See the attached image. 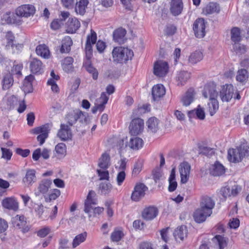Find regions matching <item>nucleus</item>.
<instances>
[{"mask_svg":"<svg viewBox=\"0 0 249 249\" xmlns=\"http://www.w3.org/2000/svg\"><path fill=\"white\" fill-rule=\"evenodd\" d=\"M214 206L215 201L212 197L208 196H201L199 208L194 213L193 216L195 221L198 223L205 221L207 218L212 214L213 209Z\"/></svg>","mask_w":249,"mask_h":249,"instance_id":"obj_1","label":"nucleus"},{"mask_svg":"<svg viewBox=\"0 0 249 249\" xmlns=\"http://www.w3.org/2000/svg\"><path fill=\"white\" fill-rule=\"evenodd\" d=\"M133 55V51L128 48L118 47L114 48L112 51L113 60L117 63H126L131 60Z\"/></svg>","mask_w":249,"mask_h":249,"instance_id":"obj_2","label":"nucleus"},{"mask_svg":"<svg viewBox=\"0 0 249 249\" xmlns=\"http://www.w3.org/2000/svg\"><path fill=\"white\" fill-rule=\"evenodd\" d=\"M52 126V124H46L40 127H37L33 130V133L36 134H40L37 137V140L39 142L40 145L43 144L45 140L48 137V133Z\"/></svg>","mask_w":249,"mask_h":249,"instance_id":"obj_3","label":"nucleus"},{"mask_svg":"<svg viewBox=\"0 0 249 249\" xmlns=\"http://www.w3.org/2000/svg\"><path fill=\"white\" fill-rule=\"evenodd\" d=\"M148 190L146 186L142 183H137L131 196V199L135 202H138L142 199L145 195V192Z\"/></svg>","mask_w":249,"mask_h":249,"instance_id":"obj_4","label":"nucleus"},{"mask_svg":"<svg viewBox=\"0 0 249 249\" xmlns=\"http://www.w3.org/2000/svg\"><path fill=\"white\" fill-rule=\"evenodd\" d=\"M206 23L203 18H198L194 22L193 29L195 35L197 38H201L205 36Z\"/></svg>","mask_w":249,"mask_h":249,"instance_id":"obj_5","label":"nucleus"},{"mask_svg":"<svg viewBox=\"0 0 249 249\" xmlns=\"http://www.w3.org/2000/svg\"><path fill=\"white\" fill-rule=\"evenodd\" d=\"M97 204V198L96 193L93 190L89 191L84 204V212L89 214V217L92 215L90 213L92 209V205H95Z\"/></svg>","mask_w":249,"mask_h":249,"instance_id":"obj_6","label":"nucleus"},{"mask_svg":"<svg viewBox=\"0 0 249 249\" xmlns=\"http://www.w3.org/2000/svg\"><path fill=\"white\" fill-rule=\"evenodd\" d=\"M144 128V121L140 118L133 119L129 125V129L132 135L136 136L141 133Z\"/></svg>","mask_w":249,"mask_h":249,"instance_id":"obj_7","label":"nucleus"},{"mask_svg":"<svg viewBox=\"0 0 249 249\" xmlns=\"http://www.w3.org/2000/svg\"><path fill=\"white\" fill-rule=\"evenodd\" d=\"M96 40L97 35L96 32L93 30H91L90 34L87 36L85 45V52L87 59H90L92 53L91 44H95L96 42Z\"/></svg>","mask_w":249,"mask_h":249,"instance_id":"obj_8","label":"nucleus"},{"mask_svg":"<svg viewBox=\"0 0 249 249\" xmlns=\"http://www.w3.org/2000/svg\"><path fill=\"white\" fill-rule=\"evenodd\" d=\"M235 91L233 86L231 84L224 85L220 91V97L223 102H229L233 97Z\"/></svg>","mask_w":249,"mask_h":249,"instance_id":"obj_9","label":"nucleus"},{"mask_svg":"<svg viewBox=\"0 0 249 249\" xmlns=\"http://www.w3.org/2000/svg\"><path fill=\"white\" fill-rule=\"evenodd\" d=\"M168 63L162 60L157 61L154 64V73L159 77L164 76L168 72Z\"/></svg>","mask_w":249,"mask_h":249,"instance_id":"obj_10","label":"nucleus"},{"mask_svg":"<svg viewBox=\"0 0 249 249\" xmlns=\"http://www.w3.org/2000/svg\"><path fill=\"white\" fill-rule=\"evenodd\" d=\"M35 11V8L33 5L25 4L18 7L16 10V13L21 17L28 18L33 16Z\"/></svg>","mask_w":249,"mask_h":249,"instance_id":"obj_11","label":"nucleus"},{"mask_svg":"<svg viewBox=\"0 0 249 249\" xmlns=\"http://www.w3.org/2000/svg\"><path fill=\"white\" fill-rule=\"evenodd\" d=\"M203 95L205 98H209V100L216 98L218 92L216 90V86L213 83H210L204 87L202 92Z\"/></svg>","mask_w":249,"mask_h":249,"instance_id":"obj_12","label":"nucleus"},{"mask_svg":"<svg viewBox=\"0 0 249 249\" xmlns=\"http://www.w3.org/2000/svg\"><path fill=\"white\" fill-rule=\"evenodd\" d=\"M179 167L180 181L182 183H186L189 179L191 166L187 162L183 161L180 164Z\"/></svg>","mask_w":249,"mask_h":249,"instance_id":"obj_13","label":"nucleus"},{"mask_svg":"<svg viewBox=\"0 0 249 249\" xmlns=\"http://www.w3.org/2000/svg\"><path fill=\"white\" fill-rule=\"evenodd\" d=\"M159 210L154 206H150L144 208L142 212V217L145 220H152L158 215Z\"/></svg>","mask_w":249,"mask_h":249,"instance_id":"obj_14","label":"nucleus"},{"mask_svg":"<svg viewBox=\"0 0 249 249\" xmlns=\"http://www.w3.org/2000/svg\"><path fill=\"white\" fill-rule=\"evenodd\" d=\"M183 4L182 0H171L170 11L174 16L180 15L183 10Z\"/></svg>","mask_w":249,"mask_h":249,"instance_id":"obj_15","label":"nucleus"},{"mask_svg":"<svg viewBox=\"0 0 249 249\" xmlns=\"http://www.w3.org/2000/svg\"><path fill=\"white\" fill-rule=\"evenodd\" d=\"M243 157L238 147L236 148H231L228 152V159L230 162L236 163L241 161Z\"/></svg>","mask_w":249,"mask_h":249,"instance_id":"obj_16","label":"nucleus"},{"mask_svg":"<svg viewBox=\"0 0 249 249\" xmlns=\"http://www.w3.org/2000/svg\"><path fill=\"white\" fill-rule=\"evenodd\" d=\"M2 206L8 210L16 211L18 209V203L17 200L13 197H6L2 201Z\"/></svg>","mask_w":249,"mask_h":249,"instance_id":"obj_17","label":"nucleus"},{"mask_svg":"<svg viewBox=\"0 0 249 249\" xmlns=\"http://www.w3.org/2000/svg\"><path fill=\"white\" fill-rule=\"evenodd\" d=\"M57 136L62 141H65L71 139V132L69 126L61 124L60 129L58 132Z\"/></svg>","mask_w":249,"mask_h":249,"instance_id":"obj_18","label":"nucleus"},{"mask_svg":"<svg viewBox=\"0 0 249 249\" xmlns=\"http://www.w3.org/2000/svg\"><path fill=\"white\" fill-rule=\"evenodd\" d=\"M30 69L34 74H40L43 71V64L40 60L34 58L30 61Z\"/></svg>","mask_w":249,"mask_h":249,"instance_id":"obj_19","label":"nucleus"},{"mask_svg":"<svg viewBox=\"0 0 249 249\" xmlns=\"http://www.w3.org/2000/svg\"><path fill=\"white\" fill-rule=\"evenodd\" d=\"M165 94V89L161 84H157L153 86L152 95L154 101H159Z\"/></svg>","mask_w":249,"mask_h":249,"instance_id":"obj_20","label":"nucleus"},{"mask_svg":"<svg viewBox=\"0 0 249 249\" xmlns=\"http://www.w3.org/2000/svg\"><path fill=\"white\" fill-rule=\"evenodd\" d=\"M67 32L69 33H74L80 27V23L75 18H70L66 24Z\"/></svg>","mask_w":249,"mask_h":249,"instance_id":"obj_21","label":"nucleus"},{"mask_svg":"<svg viewBox=\"0 0 249 249\" xmlns=\"http://www.w3.org/2000/svg\"><path fill=\"white\" fill-rule=\"evenodd\" d=\"M195 92L194 89H189L182 96L181 102L184 106H189L194 100Z\"/></svg>","mask_w":249,"mask_h":249,"instance_id":"obj_22","label":"nucleus"},{"mask_svg":"<svg viewBox=\"0 0 249 249\" xmlns=\"http://www.w3.org/2000/svg\"><path fill=\"white\" fill-rule=\"evenodd\" d=\"M23 67L22 63L14 61L8 73L11 74L13 77L15 76L16 77L19 78L22 76L21 71Z\"/></svg>","mask_w":249,"mask_h":249,"instance_id":"obj_23","label":"nucleus"},{"mask_svg":"<svg viewBox=\"0 0 249 249\" xmlns=\"http://www.w3.org/2000/svg\"><path fill=\"white\" fill-rule=\"evenodd\" d=\"M191 77V73L185 71H181L178 72L176 80L178 85L183 86L186 84Z\"/></svg>","mask_w":249,"mask_h":249,"instance_id":"obj_24","label":"nucleus"},{"mask_svg":"<svg viewBox=\"0 0 249 249\" xmlns=\"http://www.w3.org/2000/svg\"><path fill=\"white\" fill-rule=\"evenodd\" d=\"M126 35V31L123 28H119L114 31L113 32V39L120 44L124 43L126 40L125 37Z\"/></svg>","mask_w":249,"mask_h":249,"instance_id":"obj_25","label":"nucleus"},{"mask_svg":"<svg viewBox=\"0 0 249 249\" xmlns=\"http://www.w3.org/2000/svg\"><path fill=\"white\" fill-rule=\"evenodd\" d=\"M83 66L86 71L91 74L92 78L94 80H96L98 76V72L96 68H95L91 64V61L89 59H86L83 63Z\"/></svg>","mask_w":249,"mask_h":249,"instance_id":"obj_26","label":"nucleus"},{"mask_svg":"<svg viewBox=\"0 0 249 249\" xmlns=\"http://www.w3.org/2000/svg\"><path fill=\"white\" fill-rule=\"evenodd\" d=\"M225 168L219 162L216 161L212 165L210 173L214 176H219L225 173Z\"/></svg>","mask_w":249,"mask_h":249,"instance_id":"obj_27","label":"nucleus"},{"mask_svg":"<svg viewBox=\"0 0 249 249\" xmlns=\"http://www.w3.org/2000/svg\"><path fill=\"white\" fill-rule=\"evenodd\" d=\"M174 236L176 240L182 241L187 235V229L186 226L182 225L178 227L174 231Z\"/></svg>","mask_w":249,"mask_h":249,"instance_id":"obj_28","label":"nucleus"},{"mask_svg":"<svg viewBox=\"0 0 249 249\" xmlns=\"http://www.w3.org/2000/svg\"><path fill=\"white\" fill-rule=\"evenodd\" d=\"M148 131L156 133L159 129V120L156 117L150 118L146 122Z\"/></svg>","mask_w":249,"mask_h":249,"instance_id":"obj_29","label":"nucleus"},{"mask_svg":"<svg viewBox=\"0 0 249 249\" xmlns=\"http://www.w3.org/2000/svg\"><path fill=\"white\" fill-rule=\"evenodd\" d=\"M143 141L138 137H134L130 139L126 146H128L130 149L137 150L142 147Z\"/></svg>","mask_w":249,"mask_h":249,"instance_id":"obj_30","label":"nucleus"},{"mask_svg":"<svg viewBox=\"0 0 249 249\" xmlns=\"http://www.w3.org/2000/svg\"><path fill=\"white\" fill-rule=\"evenodd\" d=\"M72 41L69 36H65L62 40V44L60 49L61 53H68L71 51V47L72 45Z\"/></svg>","mask_w":249,"mask_h":249,"instance_id":"obj_31","label":"nucleus"},{"mask_svg":"<svg viewBox=\"0 0 249 249\" xmlns=\"http://www.w3.org/2000/svg\"><path fill=\"white\" fill-rule=\"evenodd\" d=\"M112 187V184L109 182H101L99 185L98 193L101 195H107L111 192Z\"/></svg>","mask_w":249,"mask_h":249,"instance_id":"obj_32","label":"nucleus"},{"mask_svg":"<svg viewBox=\"0 0 249 249\" xmlns=\"http://www.w3.org/2000/svg\"><path fill=\"white\" fill-rule=\"evenodd\" d=\"M73 58L71 57H67L63 60L62 67L65 72L69 73L73 71Z\"/></svg>","mask_w":249,"mask_h":249,"instance_id":"obj_33","label":"nucleus"},{"mask_svg":"<svg viewBox=\"0 0 249 249\" xmlns=\"http://www.w3.org/2000/svg\"><path fill=\"white\" fill-rule=\"evenodd\" d=\"M89 3L88 0H80L77 2L75 7L76 13L80 15H84L86 13V10Z\"/></svg>","mask_w":249,"mask_h":249,"instance_id":"obj_34","label":"nucleus"},{"mask_svg":"<svg viewBox=\"0 0 249 249\" xmlns=\"http://www.w3.org/2000/svg\"><path fill=\"white\" fill-rule=\"evenodd\" d=\"M203 53L200 51H196L192 53L189 57L188 61L191 64H196L203 58Z\"/></svg>","mask_w":249,"mask_h":249,"instance_id":"obj_35","label":"nucleus"},{"mask_svg":"<svg viewBox=\"0 0 249 249\" xmlns=\"http://www.w3.org/2000/svg\"><path fill=\"white\" fill-rule=\"evenodd\" d=\"M14 83L13 77L11 74L7 73H5L3 77L2 80V89L7 90L10 89Z\"/></svg>","mask_w":249,"mask_h":249,"instance_id":"obj_36","label":"nucleus"},{"mask_svg":"<svg viewBox=\"0 0 249 249\" xmlns=\"http://www.w3.org/2000/svg\"><path fill=\"white\" fill-rule=\"evenodd\" d=\"M36 180V171L33 169L28 170L25 177L23 178V181L26 184L30 185Z\"/></svg>","mask_w":249,"mask_h":249,"instance_id":"obj_37","label":"nucleus"},{"mask_svg":"<svg viewBox=\"0 0 249 249\" xmlns=\"http://www.w3.org/2000/svg\"><path fill=\"white\" fill-rule=\"evenodd\" d=\"M219 11L218 4L214 2H210L203 10V13L205 15L217 13Z\"/></svg>","mask_w":249,"mask_h":249,"instance_id":"obj_38","label":"nucleus"},{"mask_svg":"<svg viewBox=\"0 0 249 249\" xmlns=\"http://www.w3.org/2000/svg\"><path fill=\"white\" fill-rule=\"evenodd\" d=\"M52 180L49 179H43L39 183L38 190L40 193L44 194H46L51 187L52 185Z\"/></svg>","mask_w":249,"mask_h":249,"instance_id":"obj_39","label":"nucleus"},{"mask_svg":"<svg viewBox=\"0 0 249 249\" xmlns=\"http://www.w3.org/2000/svg\"><path fill=\"white\" fill-rule=\"evenodd\" d=\"M110 157L109 154L103 153L99 159L98 166L103 169H107L109 166Z\"/></svg>","mask_w":249,"mask_h":249,"instance_id":"obj_40","label":"nucleus"},{"mask_svg":"<svg viewBox=\"0 0 249 249\" xmlns=\"http://www.w3.org/2000/svg\"><path fill=\"white\" fill-rule=\"evenodd\" d=\"M209 111L211 116H213L217 111L219 107L218 102L216 98H213L210 100L208 103Z\"/></svg>","mask_w":249,"mask_h":249,"instance_id":"obj_41","label":"nucleus"},{"mask_svg":"<svg viewBox=\"0 0 249 249\" xmlns=\"http://www.w3.org/2000/svg\"><path fill=\"white\" fill-rule=\"evenodd\" d=\"M87 236V233L86 232H84L76 235L72 241V248H75L80 244L84 242L86 240Z\"/></svg>","mask_w":249,"mask_h":249,"instance_id":"obj_42","label":"nucleus"},{"mask_svg":"<svg viewBox=\"0 0 249 249\" xmlns=\"http://www.w3.org/2000/svg\"><path fill=\"white\" fill-rule=\"evenodd\" d=\"M13 222L14 227L19 229L23 228L26 224L25 217L19 215H17L14 218Z\"/></svg>","mask_w":249,"mask_h":249,"instance_id":"obj_43","label":"nucleus"},{"mask_svg":"<svg viewBox=\"0 0 249 249\" xmlns=\"http://www.w3.org/2000/svg\"><path fill=\"white\" fill-rule=\"evenodd\" d=\"M36 53L37 55L44 58H48L50 53L49 50L45 45H39L36 48Z\"/></svg>","mask_w":249,"mask_h":249,"instance_id":"obj_44","label":"nucleus"},{"mask_svg":"<svg viewBox=\"0 0 249 249\" xmlns=\"http://www.w3.org/2000/svg\"><path fill=\"white\" fill-rule=\"evenodd\" d=\"M231 40L234 43L239 42L241 39L240 30L237 27H233L231 30Z\"/></svg>","mask_w":249,"mask_h":249,"instance_id":"obj_45","label":"nucleus"},{"mask_svg":"<svg viewBox=\"0 0 249 249\" xmlns=\"http://www.w3.org/2000/svg\"><path fill=\"white\" fill-rule=\"evenodd\" d=\"M216 240L219 246V249H224L227 247L228 244V239L220 235H216L214 238Z\"/></svg>","mask_w":249,"mask_h":249,"instance_id":"obj_46","label":"nucleus"},{"mask_svg":"<svg viewBox=\"0 0 249 249\" xmlns=\"http://www.w3.org/2000/svg\"><path fill=\"white\" fill-rule=\"evenodd\" d=\"M236 78L238 81L240 82H243L247 80L248 78L247 71L244 69L238 70Z\"/></svg>","mask_w":249,"mask_h":249,"instance_id":"obj_47","label":"nucleus"},{"mask_svg":"<svg viewBox=\"0 0 249 249\" xmlns=\"http://www.w3.org/2000/svg\"><path fill=\"white\" fill-rule=\"evenodd\" d=\"M12 15L10 12L4 14L1 17L0 23L2 25L12 24Z\"/></svg>","mask_w":249,"mask_h":249,"instance_id":"obj_48","label":"nucleus"},{"mask_svg":"<svg viewBox=\"0 0 249 249\" xmlns=\"http://www.w3.org/2000/svg\"><path fill=\"white\" fill-rule=\"evenodd\" d=\"M61 194L60 191L57 189H53L50 193L48 197L45 198V201L47 202H51L52 200H55Z\"/></svg>","mask_w":249,"mask_h":249,"instance_id":"obj_49","label":"nucleus"},{"mask_svg":"<svg viewBox=\"0 0 249 249\" xmlns=\"http://www.w3.org/2000/svg\"><path fill=\"white\" fill-rule=\"evenodd\" d=\"M77 110H74L72 112H71L68 115V123L70 125H72L77 121Z\"/></svg>","mask_w":249,"mask_h":249,"instance_id":"obj_50","label":"nucleus"},{"mask_svg":"<svg viewBox=\"0 0 249 249\" xmlns=\"http://www.w3.org/2000/svg\"><path fill=\"white\" fill-rule=\"evenodd\" d=\"M238 148L243 158L249 156V145L247 142L241 144Z\"/></svg>","mask_w":249,"mask_h":249,"instance_id":"obj_51","label":"nucleus"},{"mask_svg":"<svg viewBox=\"0 0 249 249\" xmlns=\"http://www.w3.org/2000/svg\"><path fill=\"white\" fill-rule=\"evenodd\" d=\"M233 49L236 53L242 54L246 52V46L239 43V42L234 43L233 45Z\"/></svg>","mask_w":249,"mask_h":249,"instance_id":"obj_52","label":"nucleus"},{"mask_svg":"<svg viewBox=\"0 0 249 249\" xmlns=\"http://www.w3.org/2000/svg\"><path fill=\"white\" fill-rule=\"evenodd\" d=\"M97 174L99 177V179L100 180H108L109 178V172L107 170L101 169L97 170Z\"/></svg>","mask_w":249,"mask_h":249,"instance_id":"obj_53","label":"nucleus"},{"mask_svg":"<svg viewBox=\"0 0 249 249\" xmlns=\"http://www.w3.org/2000/svg\"><path fill=\"white\" fill-rule=\"evenodd\" d=\"M124 236L123 232L121 231H113L111 235V239L113 241L118 242Z\"/></svg>","mask_w":249,"mask_h":249,"instance_id":"obj_54","label":"nucleus"},{"mask_svg":"<svg viewBox=\"0 0 249 249\" xmlns=\"http://www.w3.org/2000/svg\"><path fill=\"white\" fill-rule=\"evenodd\" d=\"M56 153L61 155H65L66 153V146L63 143H59L55 147Z\"/></svg>","mask_w":249,"mask_h":249,"instance_id":"obj_55","label":"nucleus"},{"mask_svg":"<svg viewBox=\"0 0 249 249\" xmlns=\"http://www.w3.org/2000/svg\"><path fill=\"white\" fill-rule=\"evenodd\" d=\"M142 161L141 160H138L135 163L132 171V174L134 175H137L141 171L142 167Z\"/></svg>","mask_w":249,"mask_h":249,"instance_id":"obj_56","label":"nucleus"},{"mask_svg":"<svg viewBox=\"0 0 249 249\" xmlns=\"http://www.w3.org/2000/svg\"><path fill=\"white\" fill-rule=\"evenodd\" d=\"M51 229L48 227H43L38 230L37 232V235L41 238H44L49 234Z\"/></svg>","mask_w":249,"mask_h":249,"instance_id":"obj_57","label":"nucleus"},{"mask_svg":"<svg viewBox=\"0 0 249 249\" xmlns=\"http://www.w3.org/2000/svg\"><path fill=\"white\" fill-rule=\"evenodd\" d=\"M126 177L125 173L124 171H120L117 175L116 181L117 184L121 186L124 181Z\"/></svg>","mask_w":249,"mask_h":249,"instance_id":"obj_58","label":"nucleus"},{"mask_svg":"<svg viewBox=\"0 0 249 249\" xmlns=\"http://www.w3.org/2000/svg\"><path fill=\"white\" fill-rule=\"evenodd\" d=\"M220 194L225 198L231 196V187L227 186L222 187L220 190Z\"/></svg>","mask_w":249,"mask_h":249,"instance_id":"obj_59","label":"nucleus"},{"mask_svg":"<svg viewBox=\"0 0 249 249\" xmlns=\"http://www.w3.org/2000/svg\"><path fill=\"white\" fill-rule=\"evenodd\" d=\"M77 112L78 114L77 121H79L81 124L86 123L87 121V114L79 110H77Z\"/></svg>","mask_w":249,"mask_h":249,"instance_id":"obj_60","label":"nucleus"},{"mask_svg":"<svg viewBox=\"0 0 249 249\" xmlns=\"http://www.w3.org/2000/svg\"><path fill=\"white\" fill-rule=\"evenodd\" d=\"M1 150L2 151V158L7 160L11 159L12 152L9 149L2 147L1 148Z\"/></svg>","mask_w":249,"mask_h":249,"instance_id":"obj_61","label":"nucleus"},{"mask_svg":"<svg viewBox=\"0 0 249 249\" xmlns=\"http://www.w3.org/2000/svg\"><path fill=\"white\" fill-rule=\"evenodd\" d=\"M35 79V77L32 75L27 76L24 80V85L30 88L32 87V82Z\"/></svg>","mask_w":249,"mask_h":249,"instance_id":"obj_62","label":"nucleus"},{"mask_svg":"<svg viewBox=\"0 0 249 249\" xmlns=\"http://www.w3.org/2000/svg\"><path fill=\"white\" fill-rule=\"evenodd\" d=\"M16 152L17 154L24 158L27 157L30 153L29 149H22L20 148H17Z\"/></svg>","mask_w":249,"mask_h":249,"instance_id":"obj_63","label":"nucleus"},{"mask_svg":"<svg viewBox=\"0 0 249 249\" xmlns=\"http://www.w3.org/2000/svg\"><path fill=\"white\" fill-rule=\"evenodd\" d=\"M241 187L239 185L234 184L231 188V196H236L241 191Z\"/></svg>","mask_w":249,"mask_h":249,"instance_id":"obj_64","label":"nucleus"}]
</instances>
